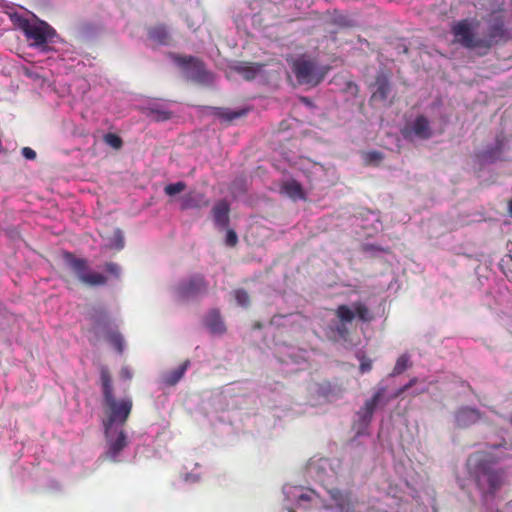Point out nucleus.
Here are the masks:
<instances>
[{
  "instance_id": "32",
  "label": "nucleus",
  "mask_w": 512,
  "mask_h": 512,
  "mask_svg": "<svg viewBox=\"0 0 512 512\" xmlns=\"http://www.w3.org/2000/svg\"><path fill=\"white\" fill-rule=\"evenodd\" d=\"M105 142L114 149H120L122 147V140L116 134L108 133L104 137Z\"/></svg>"
},
{
  "instance_id": "47",
  "label": "nucleus",
  "mask_w": 512,
  "mask_h": 512,
  "mask_svg": "<svg viewBox=\"0 0 512 512\" xmlns=\"http://www.w3.org/2000/svg\"><path fill=\"white\" fill-rule=\"evenodd\" d=\"M365 249H366V250H374V249H376V248H375L374 246H372V245H366V246H365Z\"/></svg>"
},
{
  "instance_id": "5",
  "label": "nucleus",
  "mask_w": 512,
  "mask_h": 512,
  "mask_svg": "<svg viewBox=\"0 0 512 512\" xmlns=\"http://www.w3.org/2000/svg\"><path fill=\"white\" fill-rule=\"evenodd\" d=\"M89 321L94 341L101 337L106 338L114 348L122 353L125 349L124 337L111 328L107 313L102 308H92L89 312Z\"/></svg>"
},
{
  "instance_id": "37",
  "label": "nucleus",
  "mask_w": 512,
  "mask_h": 512,
  "mask_svg": "<svg viewBox=\"0 0 512 512\" xmlns=\"http://www.w3.org/2000/svg\"><path fill=\"white\" fill-rule=\"evenodd\" d=\"M244 114H245L244 110H241V111H227V112L223 113L222 116L224 117V119H226L228 121H232L234 119L240 118Z\"/></svg>"
},
{
  "instance_id": "49",
  "label": "nucleus",
  "mask_w": 512,
  "mask_h": 512,
  "mask_svg": "<svg viewBox=\"0 0 512 512\" xmlns=\"http://www.w3.org/2000/svg\"><path fill=\"white\" fill-rule=\"evenodd\" d=\"M356 442H357V439H353V440L351 441V446H354V445L356 444Z\"/></svg>"
},
{
  "instance_id": "15",
  "label": "nucleus",
  "mask_w": 512,
  "mask_h": 512,
  "mask_svg": "<svg viewBox=\"0 0 512 512\" xmlns=\"http://www.w3.org/2000/svg\"><path fill=\"white\" fill-rule=\"evenodd\" d=\"M480 418V412L476 408L469 406L460 407L454 413V423L459 428L469 427Z\"/></svg>"
},
{
  "instance_id": "48",
  "label": "nucleus",
  "mask_w": 512,
  "mask_h": 512,
  "mask_svg": "<svg viewBox=\"0 0 512 512\" xmlns=\"http://www.w3.org/2000/svg\"><path fill=\"white\" fill-rule=\"evenodd\" d=\"M509 212H510V214L512 216V200L509 203Z\"/></svg>"
},
{
  "instance_id": "51",
  "label": "nucleus",
  "mask_w": 512,
  "mask_h": 512,
  "mask_svg": "<svg viewBox=\"0 0 512 512\" xmlns=\"http://www.w3.org/2000/svg\"><path fill=\"white\" fill-rule=\"evenodd\" d=\"M510 423L512 424V416L510 417Z\"/></svg>"
},
{
  "instance_id": "28",
  "label": "nucleus",
  "mask_w": 512,
  "mask_h": 512,
  "mask_svg": "<svg viewBox=\"0 0 512 512\" xmlns=\"http://www.w3.org/2000/svg\"><path fill=\"white\" fill-rule=\"evenodd\" d=\"M299 316L296 314H288V315H276L271 321L270 325L275 327L286 326L287 324L295 322V319Z\"/></svg>"
},
{
  "instance_id": "34",
  "label": "nucleus",
  "mask_w": 512,
  "mask_h": 512,
  "mask_svg": "<svg viewBox=\"0 0 512 512\" xmlns=\"http://www.w3.org/2000/svg\"><path fill=\"white\" fill-rule=\"evenodd\" d=\"M149 445H150V439L149 437H146L144 439V446L141 450H138L139 453L143 454L146 458H151V457H155L158 455V452L156 449H150L149 448Z\"/></svg>"
},
{
  "instance_id": "1",
  "label": "nucleus",
  "mask_w": 512,
  "mask_h": 512,
  "mask_svg": "<svg viewBox=\"0 0 512 512\" xmlns=\"http://www.w3.org/2000/svg\"><path fill=\"white\" fill-rule=\"evenodd\" d=\"M338 461L323 457L311 458L305 466L304 475L307 479L319 483L326 491L329 499L306 486L285 484L282 488L284 496L283 510L295 512L293 507L302 509H324L326 512H362L366 509L365 502H359L348 490L335 487L338 481Z\"/></svg>"
},
{
  "instance_id": "27",
  "label": "nucleus",
  "mask_w": 512,
  "mask_h": 512,
  "mask_svg": "<svg viewBox=\"0 0 512 512\" xmlns=\"http://www.w3.org/2000/svg\"><path fill=\"white\" fill-rule=\"evenodd\" d=\"M109 248L120 251L125 246L124 234L120 229H115L112 237L106 244Z\"/></svg>"
},
{
  "instance_id": "11",
  "label": "nucleus",
  "mask_w": 512,
  "mask_h": 512,
  "mask_svg": "<svg viewBox=\"0 0 512 512\" xmlns=\"http://www.w3.org/2000/svg\"><path fill=\"white\" fill-rule=\"evenodd\" d=\"M172 61L181 69L186 78L204 85L214 82V75L206 70L204 64L192 56L170 55Z\"/></svg>"
},
{
  "instance_id": "40",
  "label": "nucleus",
  "mask_w": 512,
  "mask_h": 512,
  "mask_svg": "<svg viewBox=\"0 0 512 512\" xmlns=\"http://www.w3.org/2000/svg\"><path fill=\"white\" fill-rule=\"evenodd\" d=\"M120 377L124 380H131L133 377V372L128 366H124L121 368Z\"/></svg>"
},
{
  "instance_id": "26",
  "label": "nucleus",
  "mask_w": 512,
  "mask_h": 512,
  "mask_svg": "<svg viewBox=\"0 0 512 512\" xmlns=\"http://www.w3.org/2000/svg\"><path fill=\"white\" fill-rule=\"evenodd\" d=\"M278 358L281 362L287 363L289 361L298 363V351L291 346H283L278 350Z\"/></svg>"
},
{
  "instance_id": "31",
  "label": "nucleus",
  "mask_w": 512,
  "mask_h": 512,
  "mask_svg": "<svg viewBox=\"0 0 512 512\" xmlns=\"http://www.w3.org/2000/svg\"><path fill=\"white\" fill-rule=\"evenodd\" d=\"M182 479L185 483L188 484H194L199 482L201 479V473L198 471V467L196 466V468L191 472L184 473L182 475Z\"/></svg>"
},
{
  "instance_id": "36",
  "label": "nucleus",
  "mask_w": 512,
  "mask_h": 512,
  "mask_svg": "<svg viewBox=\"0 0 512 512\" xmlns=\"http://www.w3.org/2000/svg\"><path fill=\"white\" fill-rule=\"evenodd\" d=\"M238 241L237 234L233 230H228L225 238V243L227 246L233 247L236 245Z\"/></svg>"
},
{
  "instance_id": "42",
  "label": "nucleus",
  "mask_w": 512,
  "mask_h": 512,
  "mask_svg": "<svg viewBox=\"0 0 512 512\" xmlns=\"http://www.w3.org/2000/svg\"><path fill=\"white\" fill-rule=\"evenodd\" d=\"M22 154L23 156L28 159V160H32V148L31 147H24L22 149Z\"/></svg>"
},
{
  "instance_id": "24",
  "label": "nucleus",
  "mask_w": 512,
  "mask_h": 512,
  "mask_svg": "<svg viewBox=\"0 0 512 512\" xmlns=\"http://www.w3.org/2000/svg\"><path fill=\"white\" fill-rule=\"evenodd\" d=\"M149 38L157 44L169 45L171 33L167 27L159 25L149 31Z\"/></svg>"
},
{
  "instance_id": "17",
  "label": "nucleus",
  "mask_w": 512,
  "mask_h": 512,
  "mask_svg": "<svg viewBox=\"0 0 512 512\" xmlns=\"http://www.w3.org/2000/svg\"><path fill=\"white\" fill-rule=\"evenodd\" d=\"M503 147V141L497 138L493 145L487 146L477 155L478 161L481 164H490L502 160Z\"/></svg>"
},
{
  "instance_id": "25",
  "label": "nucleus",
  "mask_w": 512,
  "mask_h": 512,
  "mask_svg": "<svg viewBox=\"0 0 512 512\" xmlns=\"http://www.w3.org/2000/svg\"><path fill=\"white\" fill-rule=\"evenodd\" d=\"M10 18L14 26L21 29L25 33L28 40L32 39V23L29 21V19L18 13L11 14Z\"/></svg>"
},
{
  "instance_id": "50",
  "label": "nucleus",
  "mask_w": 512,
  "mask_h": 512,
  "mask_svg": "<svg viewBox=\"0 0 512 512\" xmlns=\"http://www.w3.org/2000/svg\"><path fill=\"white\" fill-rule=\"evenodd\" d=\"M459 486L463 489L464 488V485L462 484V482L459 481Z\"/></svg>"
},
{
  "instance_id": "38",
  "label": "nucleus",
  "mask_w": 512,
  "mask_h": 512,
  "mask_svg": "<svg viewBox=\"0 0 512 512\" xmlns=\"http://www.w3.org/2000/svg\"><path fill=\"white\" fill-rule=\"evenodd\" d=\"M360 359V370L362 373L369 372L372 368V362L369 359L359 358Z\"/></svg>"
},
{
  "instance_id": "45",
  "label": "nucleus",
  "mask_w": 512,
  "mask_h": 512,
  "mask_svg": "<svg viewBox=\"0 0 512 512\" xmlns=\"http://www.w3.org/2000/svg\"><path fill=\"white\" fill-rule=\"evenodd\" d=\"M341 25H349L348 21H345L344 17H341L337 20Z\"/></svg>"
},
{
  "instance_id": "16",
  "label": "nucleus",
  "mask_w": 512,
  "mask_h": 512,
  "mask_svg": "<svg viewBox=\"0 0 512 512\" xmlns=\"http://www.w3.org/2000/svg\"><path fill=\"white\" fill-rule=\"evenodd\" d=\"M204 326L214 336H221L226 332V326L220 312L211 309L203 319Z\"/></svg>"
},
{
  "instance_id": "9",
  "label": "nucleus",
  "mask_w": 512,
  "mask_h": 512,
  "mask_svg": "<svg viewBox=\"0 0 512 512\" xmlns=\"http://www.w3.org/2000/svg\"><path fill=\"white\" fill-rule=\"evenodd\" d=\"M208 283L201 274H192L178 280L172 287L171 293L177 300H192L205 295Z\"/></svg>"
},
{
  "instance_id": "33",
  "label": "nucleus",
  "mask_w": 512,
  "mask_h": 512,
  "mask_svg": "<svg viewBox=\"0 0 512 512\" xmlns=\"http://www.w3.org/2000/svg\"><path fill=\"white\" fill-rule=\"evenodd\" d=\"M235 300L238 305L246 307L249 304V295L243 289H238L234 292Z\"/></svg>"
},
{
  "instance_id": "21",
  "label": "nucleus",
  "mask_w": 512,
  "mask_h": 512,
  "mask_svg": "<svg viewBox=\"0 0 512 512\" xmlns=\"http://www.w3.org/2000/svg\"><path fill=\"white\" fill-rule=\"evenodd\" d=\"M229 204L226 201H219L213 207L214 222L218 227L225 228L229 224Z\"/></svg>"
},
{
  "instance_id": "20",
  "label": "nucleus",
  "mask_w": 512,
  "mask_h": 512,
  "mask_svg": "<svg viewBox=\"0 0 512 512\" xmlns=\"http://www.w3.org/2000/svg\"><path fill=\"white\" fill-rule=\"evenodd\" d=\"M233 69L246 80H253L262 75L264 65L255 63H238L233 66Z\"/></svg>"
},
{
  "instance_id": "4",
  "label": "nucleus",
  "mask_w": 512,
  "mask_h": 512,
  "mask_svg": "<svg viewBox=\"0 0 512 512\" xmlns=\"http://www.w3.org/2000/svg\"><path fill=\"white\" fill-rule=\"evenodd\" d=\"M61 43L62 38L56 30L34 14V64L42 61L41 56L47 55V60H50V53L56 52L57 45Z\"/></svg>"
},
{
  "instance_id": "41",
  "label": "nucleus",
  "mask_w": 512,
  "mask_h": 512,
  "mask_svg": "<svg viewBox=\"0 0 512 512\" xmlns=\"http://www.w3.org/2000/svg\"><path fill=\"white\" fill-rule=\"evenodd\" d=\"M367 158L370 162H379L380 160H382L383 156L382 153L373 151L368 153Z\"/></svg>"
},
{
  "instance_id": "30",
  "label": "nucleus",
  "mask_w": 512,
  "mask_h": 512,
  "mask_svg": "<svg viewBox=\"0 0 512 512\" xmlns=\"http://www.w3.org/2000/svg\"><path fill=\"white\" fill-rule=\"evenodd\" d=\"M186 189V184L183 181H178L176 183H171L165 186L164 192L168 196H175L183 192Z\"/></svg>"
},
{
  "instance_id": "2",
  "label": "nucleus",
  "mask_w": 512,
  "mask_h": 512,
  "mask_svg": "<svg viewBox=\"0 0 512 512\" xmlns=\"http://www.w3.org/2000/svg\"><path fill=\"white\" fill-rule=\"evenodd\" d=\"M363 322L372 320V314L362 302H353L350 305H340L330 319L325 333L328 338L337 342L348 341V336L354 319Z\"/></svg>"
},
{
  "instance_id": "12",
  "label": "nucleus",
  "mask_w": 512,
  "mask_h": 512,
  "mask_svg": "<svg viewBox=\"0 0 512 512\" xmlns=\"http://www.w3.org/2000/svg\"><path fill=\"white\" fill-rule=\"evenodd\" d=\"M479 27L477 19H464L456 22L452 26V34L455 42L461 44L465 48H483L486 42L480 37H476L475 31Z\"/></svg>"
},
{
  "instance_id": "19",
  "label": "nucleus",
  "mask_w": 512,
  "mask_h": 512,
  "mask_svg": "<svg viewBox=\"0 0 512 512\" xmlns=\"http://www.w3.org/2000/svg\"><path fill=\"white\" fill-rule=\"evenodd\" d=\"M189 366H190V361L186 360L178 367H176L170 371L163 372L160 375L162 384H164L165 386L176 385L183 378V376L186 373Z\"/></svg>"
},
{
  "instance_id": "6",
  "label": "nucleus",
  "mask_w": 512,
  "mask_h": 512,
  "mask_svg": "<svg viewBox=\"0 0 512 512\" xmlns=\"http://www.w3.org/2000/svg\"><path fill=\"white\" fill-rule=\"evenodd\" d=\"M105 445L102 459L112 463H121L129 460L126 449L129 444L124 428H104Z\"/></svg>"
},
{
  "instance_id": "22",
  "label": "nucleus",
  "mask_w": 512,
  "mask_h": 512,
  "mask_svg": "<svg viewBox=\"0 0 512 512\" xmlns=\"http://www.w3.org/2000/svg\"><path fill=\"white\" fill-rule=\"evenodd\" d=\"M390 91L391 87L388 78L383 74H379L375 81V91L372 98L385 101L389 97Z\"/></svg>"
},
{
  "instance_id": "7",
  "label": "nucleus",
  "mask_w": 512,
  "mask_h": 512,
  "mask_svg": "<svg viewBox=\"0 0 512 512\" xmlns=\"http://www.w3.org/2000/svg\"><path fill=\"white\" fill-rule=\"evenodd\" d=\"M386 392L387 390L385 386L378 385L371 398L367 399L364 405L357 412V420L355 422L357 437H361L366 434V430L372 421L375 411L379 408H383L390 401Z\"/></svg>"
},
{
  "instance_id": "23",
  "label": "nucleus",
  "mask_w": 512,
  "mask_h": 512,
  "mask_svg": "<svg viewBox=\"0 0 512 512\" xmlns=\"http://www.w3.org/2000/svg\"><path fill=\"white\" fill-rule=\"evenodd\" d=\"M281 193L285 194L292 200L304 199V191L299 182L296 180H287L281 185Z\"/></svg>"
},
{
  "instance_id": "35",
  "label": "nucleus",
  "mask_w": 512,
  "mask_h": 512,
  "mask_svg": "<svg viewBox=\"0 0 512 512\" xmlns=\"http://www.w3.org/2000/svg\"><path fill=\"white\" fill-rule=\"evenodd\" d=\"M105 270L113 275L115 278H120L121 276V267L114 262H109L105 265Z\"/></svg>"
},
{
  "instance_id": "39",
  "label": "nucleus",
  "mask_w": 512,
  "mask_h": 512,
  "mask_svg": "<svg viewBox=\"0 0 512 512\" xmlns=\"http://www.w3.org/2000/svg\"><path fill=\"white\" fill-rule=\"evenodd\" d=\"M417 382V379L414 378V379H411L407 384H405L402 388H400L393 396L392 398H396L398 396H400L402 393H404L405 391H407L408 389H410L413 385H415Z\"/></svg>"
},
{
  "instance_id": "10",
  "label": "nucleus",
  "mask_w": 512,
  "mask_h": 512,
  "mask_svg": "<svg viewBox=\"0 0 512 512\" xmlns=\"http://www.w3.org/2000/svg\"><path fill=\"white\" fill-rule=\"evenodd\" d=\"M291 68L298 83L309 86L318 85L327 72L326 67L318 66L315 61L304 56L296 58Z\"/></svg>"
},
{
  "instance_id": "44",
  "label": "nucleus",
  "mask_w": 512,
  "mask_h": 512,
  "mask_svg": "<svg viewBox=\"0 0 512 512\" xmlns=\"http://www.w3.org/2000/svg\"><path fill=\"white\" fill-rule=\"evenodd\" d=\"M33 79H34V85H35V84H36V82H37L39 79H44V76H40V75H38V74L34 71Z\"/></svg>"
},
{
  "instance_id": "8",
  "label": "nucleus",
  "mask_w": 512,
  "mask_h": 512,
  "mask_svg": "<svg viewBox=\"0 0 512 512\" xmlns=\"http://www.w3.org/2000/svg\"><path fill=\"white\" fill-rule=\"evenodd\" d=\"M64 260L72 274L85 286L95 287L107 283V277L92 270L88 261L75 257L71 253L64 254Z\"/></svg>"
},
{
  "instance_id": "18",
  "label": "nucleus",
  "mask_w": 512,
  "mask_h": 512,
  "mask_svg": "<svg viewBox=\"0 0 512 512\" xmlns=\"http://www.w3.org/2000/svg\"><path fill=\"white\" fill-rule=\"evenodd\" d=\"M209 201L205 195L198 191H190L180 199V208L182 210L199 209L208 206Z\"/></svg>"
},
{
  "instance_id": "29",
  "label": "nucleus",
  "mask_w": 512,
  "mask_h": 512,
  "mask_svg": "<svg viewBox=\"0 0 512 512\" xmlns=\"http://www.w3.org/2000/svg\"><path fill=\"white\" fill-rule=\"evenodd\" d=\"M409 366H410L409 355L402 354L401 356L398 357L391 375L392 376L399 375L402 372H404Z\"/></svg>"
},
{
  "instance_id": "14",
  "label": "nucleus",
  "mask_w": 512,
  "mask_h": 512,
  "mask_svg": "<svg viewBox=\"0 0 512 512\" xmlns=\"http://www.w3.org/2000/svg\"><path fill=\"white\" fill-rule=\"evenodd\" d=\"M511 37L512 33L505 28L503 17L501 15L494 16L489 22L487 37L483 38L486 42L483 44V48L488 49L492 45L507 41Z\"/></svg>"
},
{
  "instance_id": "46",
  "label": "nucleus",
  "mask_w": 512,
  "mask_h": 512,
  "mask_svg": "<svg viewBox=\"0 0 512 512\" xmlns=\"http://www.w3.org/2000/svg\"><path fill=\"white\" fill-rule=\"evenodd\" d=\"M314 169H315L316 171H322V170H323V169H322V166H321V165H318V164H314Z\"/></svg>"
},
{
  "instance_id": "43",
  "label": "nucleus",
  "mask_w": 512,
  "mask_h": 512,
  "mask_svg": "<svg viewBox=\"0 0 512 512\" xmlns=\"http://www.w3.org/2000/svg\"><path fill=\"white\" fill-rule=\"evenodd\" d=\"M426 390H427V387L426 386H422V387L416 388L413 391V394H415V395L421 394V393H424Z\"/></svg>"
},
{
  "instance_id": "13",
  "label": "nucleus",
  "mask_w": 512,
  "mask_h": 512,
  "mask_svg": "<svg viewBox=\"0 0 512 512\" xmlns=\"http://www.w3.org/2000/svg\"><path fill=\"white\" fill-rule=\"evenodd\" d=\"M403 135L407 139L427 140L433 135L430 121L423 115L407 122L403 129Z\"/></svg>"
},
{
  "instance_id": "3",
  "label": "nucleus",
  "mask_w": 512,
  "mask_h": 512,
  "mask_svg": "<svg viewBox=\"0 0 512 512\" xmlns=\"http://www.w3.org/2000/svg\"><path fill=\"white\" fill-rule=\"evenodd\" d=\"M100 382L103 402L107 407V416L103 420L104 428H124L132 409V401L128 398L117 400L113 394L112 378L106 366L100 367Z\"/></svg>"
}]
</instances>
